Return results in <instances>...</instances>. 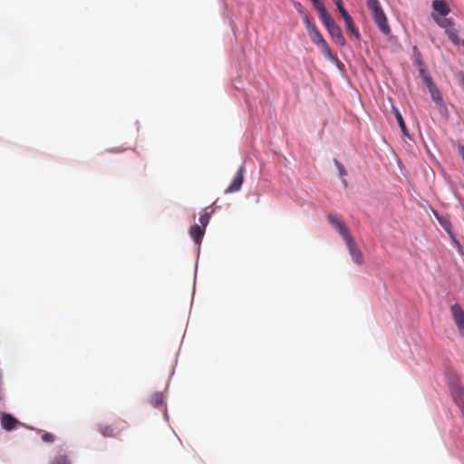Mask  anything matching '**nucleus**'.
<instances>
[{
  "instance_id": "6ab92c4d",
  "label": "nucleus",
  "mask_w": 464,
  "mask_h": 464,
  "mask_svg": "<svg viewBox=\"0 0 464 464\" xmlns=\"http://www.w3.org/2000/svg\"><path fill=\"white\" fill-rule=\"evenodd\" d=\"M318 47L322 50V53L327 59H330V60L333 59L331 49H330L328 44L326 43V41L324 44H322L321 45H319Z\"/></svg>"
},
{
  "instance_id": "a878e982",
  "label": "nucleus",
  "mask_w": 464,
  "mask_h": 464,
  "mask_svg": "<svg viewBox=\"0 0 464 464\" xmlns=\"http://www.w3.org/2000/svg\"><path fill=\"white\" fill-rule=\"evenodd\" d=\"M419 71L422 78L424 77L425 74H429L425 69V64H423L422 66H419Z\"/></svg>"
},
{
  "instance_id": "39448f33",
  "label": "nucleus",
  "mask_w": 464,
  "mask_h": 464,
  "mask_svg": "<svg viewBox=\"0 0 464 464\" xmlns=\"http://www.w3.org/2000/svg\"><path fill=\"white\" fill-rule=\"evenodd\" d=\"M304 21L306 25V30L311 41L317 46L321 45L325 42L322 34L318 31L316 25L310 21L307 15H304Z\"/></svg>"
},
{
  "instance_id": "20e7f679",
  "label": "nucleus",
  "mask_w": 464,
  "mask_h": 464,
  "mask_svg": "<svg viewBox=\"0 0 464 464\" xmlns=\"http://www.w3.org/2000/svg\"><path fill=\"white\" fill-rule=\"evenodd\" d=\"M438 24L445 29V33L454 44H459L458 30L454 27L453 20L450 18L437 19Z\"/></svg>"
},
{
  "instance_id": "5701e85b",
  "label": "nucleus",
  "mask_w": 464,
  "mask_h": 464,
  "mask_svg": "<svg viewBox=\"0 0 464 464\" xmlns=\"http://www.w3.org/2000/svg\"><path fill=\"white\" fill-rule=\"evenodd\" d=\"M334 163H335V165H336V167H337V169H338V171H339L340 176H341V177H344V176L347 174V172H346V170H345V169H344L343 165V164H341V163H340L338 160H334Z\"/></svg>"
},
{
  "instance_id": "a211bd4d",
  "label": "nucleus",
  "mask_w": 464,
  "mask_h": 464,
  "mask_svg": "<svg viewBox=\"0 0 464 464\" xmlns=\"http://www.w3.org/2000/svg\"><path fill=\"white\" fill-rule=\"evenodd\" d=\"M314 8L318 11L320 18L325 17L329 14L327 13L324 5L323 3L320 2V0H311Z\"/></svg>"
},
{
  "instance_id": "423d86ee",
  "label": "nucleus",
  "mask_w": 464,
  "mask_h": 464,
  "mask_svg": "<svg viewBox=\"0 0 464 464\" xmlns=\"http://www.w3.org/2000/svg\"><path fill=\"white\" fill-rule=\"evenodd\" d=\"M126 426H127V423L125 421L119 420L113 426L101 425L99 428V430L104 437H116L123 430L126 429Z\"/></svg>"
},
{
  "instance_id": "f03ea898",
  "label": "nucleus",
  "mask_w": 464,
  "mask_h": 464,
  "mask_svg": "<svg viewBox=\"0 0 464 464\" xmlns=\"http://www.w3.org/2000/svg\"><path fill=\"white\" fill-rule=\"evenodd\" d=\"M321 20H322L323 24H324V26L326 27L332 39L335 42V44L339 46H344L346 42L342 34L341 28L332 19L330 14L326 15L325 17H323Z\"/></svg>"
},
{
  "instance_id": "4468645a",
  "label": "nucleus",
  "mask_w": 464,
  "mask_h": 464,
  "mask_svg": "<svg viewBox=\"0 0 464 464\" xmlns=\"http://www.w3.org/2000/svg\"><path fill=\"white\" fill-rule=\"evenodd\" d=\"M50 464H72V462L67 454L60 452L53 457Z\"/></svg>"
},
{
  "instance_id": "ddd939ff",
  "label": "nucleus",
  "mask_w": 464,
  "mask_h": 464,
  "mask_svg": "<svg viewBox=\"0 0 464 464\" xmlns=\"http://www.w3.org/2000/svg\"><path fill=\"white\" fill-rule=\"evenodd\" d=\"M432 7L439 14L443 16L447 15L450 12L448 4L444 0H434L432 2Z\"/></svg>"
},
{
  "instance_id": "1a4fd4ad",
  "label": "nucleus",
  "mask_w": 464,
  "mask_h": 464,
  "mask_svg": "<svg viewBox=\"0 0 464 464\" xmlns=\"http://www.w3.org/2000/svg\"><path fill=\"white\" fill-rule=\"evenodd\" d=\"M327 219L329 223L341 234L343 240L352 237L344 223L334 214H328Z\"/></svg>"
},
{
  "instance_id": "9b49d317",
  "label": "nucleus",
  "mask_w": 464,
  "mask_h": 464,
  "mask_svg": "<svg viewBox=\"0 0 464 464\" xmlns=\"http://www.w3.org/2000/svg\"><path fill=\"white\" fill-rule=\"evenodd\" d=\"M18 420L9 413H3L1 416V424L5 430H13L15 429Z\"/></svg>"
},
{
  "instance_id": "0eeeda50",
  "label": "nucleus",
  "mask_w": 464,
  "mask_h": 464,
  "mask_svg": "<svg viewBox=\"0 0 464 464\" xmlns=\"http://www.w3.org/2000/svg\"><path fill=\"white\" fill-rule=\"evenodd\" d=\"M453 320L461 336H464V311L459 304L450 306Z\"/></svg>"
},
{
  "instance_id": "412c9836",
  "label": "nucleus",
  "mask_w": 464,
  "mask_h": 464,
  "mask_svg": "<svg viewBox=\"0 0 464 464\" xmlns=\"http://www.w3.org/2000/svg\"><path fill=\"white\" fill-rule=\"evenodd\" d=\"M209 218H210L209 213L207 212V210L205 211V213L203 215L200 216L199 222H200L202 227L205 228L207 227V225L209 222Z\"/></svg>"
},
{
  "instance_id": "b1692460",
  "label": "nucleus",
  "mask_w": 464,
  "mask_h": 464,
  "mask_svg": "<svg viewBox=\"0 0 464 464\" xmlns=\"http://www.w3.org/2000/svg\"><path fill=\"white\" fill-rule=\"evenodd\" d=\"M423 80L424 82H426L428 88H430V86H433L435 85L431 80V77L430 76V74H425L424 77H423Z\"/></svg>"
},
{
  "instance_id": "f3484780",
  "label": "nucleus",
  "mask_w": 464,
  "mask_h": 464,
  "mask_svg": "<svg viewBox=\"0 0 464 464\" xmlns=\"http://www.w3.org/2000/svg\"><path fill=\"white\" fill-rule=\"evenodd\" d=\"M150 403L155 408L161 406L163 403L162 393L161 392L153 393L150 398Z\"/></svg>"
},
{
  "instance_id": "9d476101",
  "label": "nucleus",
  "mask_w": 464,
  "mask_h": 464,
  "mask_svg": "<svg viewBox=\"0 0 464 464\" xmlns=\"http://www.w3.org/2000/svg\"><path fill=\"white\" fill-rule=\"evenodd\" d=\"M244 171H245V168H244V166H241L238 169L231 184L225 189L226 194L234 193V192H237L240 190L242 184L244 182Z\"/></svg>"
},
{
  "instance_id": "dca6fc26",
  "label": "nucleus",
  "mask_w": 464,
  "mask_h": 464,
  "mask_svg": "<svg viewBox=\"0 0 464 464\" xmlns=\"http://www.w3.org/2000/svg\"><path fill=\"white\" fill-rule=\"evenodd\" d=\"M429 91L430 92L431 99L438 105H443V99L440 95L439 89L436 87V85L430 86V88H429Z\"/></svg>"
},
{
  "instance_id": "6e6552de",
  "label": "nucleus",
  "mask_w": 464,
  "mask_h": 464,
  "mask_svg": "<svg viewBox=\"0 0 464 464\" xmlns=\"http://www.w3.org/2000/svg\"><path fill=\"white\" fill-rule=\"evenodd\" d=\"M347 248L349 250V253L352 256L353 261L358 265L361 266L364 263V258L362 251L357 247V245L355 241L353 240V237L349 239L344 241Z\"/></svg>"
},
{
  "instance_id": "2eb2a0df",
  "label": "nucleus",
  "mask_w": 464,
  "mask_h": 464,
  "mask_svg": "<svg viewBox=\"0 0 464 464\" xmlns=\"http://www.w3.org/2000/svg\"><path fill=\"white\" fill-rule=\"evenodd\" d=\"M392 111L394 112V115H395V118L398 121V124L400 125L401 127V130L402 131V133L405 135V136H409V131H408V129L406 127V124L403 121V118L401 114V112L398 111V109H396L395 107H392Z\"/></svg>"
},
{
  "instance_id": "4be33fe9",
  "label": "nucleus",
  "mask_w": 464,
  "mask_h": 464,
  "mask_svg": "<svg viewBox=\"0 0 464 464\" xmlns=\"http://www.w3.org/2000/svg\"><path fill=\"white\" fill-rule=\"evenodd\" d=\"M54 440H55L54 435L50 433V432H44L42 435V440L44 441V442L52 443V442L54 441Z\"/></svg>"
},
{
  "instance_id": "aec40b11",
  "label": "nucleus",
  "mask_w": 464,
  "mask_h": 464,
  "mask_svg": "<svg viewBox=\"0 0 464 464\" xmlns=\"http://www.w3.org/2000/svg\"><path fill=\"white\" fill-rule=\"evenodd\" d=\"M413 58L418 66H422L424 64L421 54L417 46L413 47Z\"/></svg>"
},
{
  "instance_id": "f8f14e48",
  "label": "nucleus",
  "mask_w": 464,
  "mask_h": 464,
  "mask_svg": "<svg viewBox=\"0 0 464 464\" xmlns=\"http://www.w3.org/2000/svg\"><path fill=\"white\" fill-rule=\"evenodd\" d=\"M189 234L196 244H200L205 234V228L195 224L190 227Z\"/></svg>"
},
{
  "instance_id": "7ed1b4c3",
  "label": "nucleus",
  "mask_w": 464,
  "mask_h": 464,
  "mask_svg": "<svg viewBox=\"0 0 464 464\" xmlns=\"http://www.w3.org/2000/svg\"><path fill=\"white\" fill-rule=\"evenodd\" d=\"M335 5L340 12L342 18L344 21L347 31L350 32L353 35H354L358 39L360 37L359 31L355 27L352 16L349 14V13L344 8L342 0H335Z\"/></svg>"
},
{
  "instance_id": "f257e3e1",
  "label": "nucleus",
  "mask_w": 464,
  "mask_h": 464,
  "mask_svg": "<svg viewBox=\"0 0 464 464\" xmlns=\"http://www.w3.org/2000/svg\"><path fill=\"white\" fill-rule=\"evenodd\" d=\"M368 9L371 11L372 18L380 29V31L389 35L391 34V27L388 24L386 15L378 0H366Z\"/></svg>"
},
{
  "instance_id": "393cba45",
  "label": "nucleus",
  "mask_w": 464,
  "mask_h": 464,
  "mask_svg": "<svg viewBox=\"0 0 464 464\" xmlns=\"http://www.w3.org/2000/svg\"><path fill=\"white\" fill-rule=\"evenodd\" d=\"M458 152L464 161V145H461V144L458 145Z\"/></svg>"
}]
</instances>
